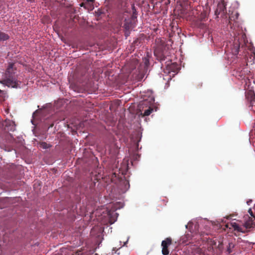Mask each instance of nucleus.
I'll list each match as a JSON object with an SVG mask.
<instances>
[{"label":"nucleus","mask_w":255,"mask_h":255,"mask_svg":"<svg viewBox=\"0 0 255 255\" xmlns=\"http://www.w3.org/2000/svg\"><path fill=\"white\" fill-rule=\"evenodd\" d=\"M1 83L6 86L16 88L19 87L20 82L18 80L17 68L14 63H9L3 75Z\"/></svg>","instance_id":"nucleus-1"},{"label":"nucleus","mask_w":255,"mask_h":255,"mask_svg":"<svg viewBox=\"0 0 255 255\" xmlns=\"http://www.w3.org/2000/svg\"><path fill=\"white\" fill-rule=\"evenodd\" d=\"M156 45L154 51V55L160 62L164 61L168 55V47L161 40H156Z\"/></svg>","instance_id":"nucleus-2"},{"label":"nucleus","mask_w":255,"mask_h":255,"mask_svg":"<svg viewBox=\"0 0 255 255\" xmlns=\"http://www.w3.org/2000/svg\"><path fill=\"white\" fill-rule=\"evenodd\" d=\"M131 7L133 12L132 15L130 18L125 19L123 26L125 30V35L126 37L129 35L130 30L135 26L136 11L133 4L131 5Z\"/></svg>","instance_id":"nucleus-3"},{"label":"nucleus","mask_w":255,"mask_h":255,"mask_svg":"<svg viewBox=\"0 0 255 255\" xmlns=\"http://www.w3.org/2000/svg\"><path fill=\"white\" fill-rule=\"evenodd\" d=\"M229 226H231L230 228H232L236 231L245 233L248 231V229L255 227V217H249L243 226H240L235 222L231 223L230 225H227V227H228Z\"/></svg>","instance_id":"nucleus-4"},{"label":"nucleus","mask_w":255,"mask_h":255,"mask_svg":"<svg viewBox=\"0 0 255 255\" xmlns=\"http://www.w3.org/2000/svg\"><path fill=\"white\" fill-rule=\"evenodd\" d=\"M246 41V35L244 33L241 32L240 34H238V36H235L234 41V51L233 53L235 54H237L239 52V50L240 47V44H242V42Z\"/></svg>","instance_id":"nucleus-5"},{"label":"nucleus","mask_w":255,"mask_h":255,"mask_svg":"<svg viewBox=\"0 0 255 255\" xmlns=\"http://www.w3.org/2000/svg\"><path fill=\"white\" fill-rule=\"evenodd\" d=\"M172 244V240L170 238H167L165 240L162 241L161 243L162 253L163 255H168L169 254V251L168 249V246Z\"/></svg>","instance_id":"nucleus-6"},{"label":"nucleus","mask_w":255,"mask_h":255,"mask_svg":"<svg viewBox=\"0 0 255 255\" xmlns=\"http://www.w3.org/2000/svg\"><path fill=\"white\" fill-rule=\"evenodd\" d=\"M226 9L225 3L223 2L218 3L217 9L215 11V14L216 15L219 14L221 12H224Z\"/></svg>","instance_id":"nucleus-7"},{"label":"nucleus","mask_w":255,"mask_h":255,"mask_svg":"<svg viewBox=\"0 0 255 255\" xmlns=\"http://www.w3.org/2000/svg\"><path fill=\"white\" fill-rule=\"evenodd\" d=\"M169 69L171 71L177 73L179 70V67L177 64L174 63L169 66Z\"/></svg>","instance_id":"nucleus-8"},{"label":"nucleus","mask_w":255,"mask_h":255,"mask_svg":"<svg viewBox=\"0 0 255 255\" xmlns=\"http://www.w3.org/2000/svg\"><path fill=\"white\" fill-rule=\"evenodd\" d=\"M153 110V108L150 107H148V109L145 110L143 113H140V115L142 117H145V116H149L152 113Z\"/></svg>","instance_id":"nucleus-9"},{"label":"nucleus","mask_w":255,"mask_h":255,"mask_svg":"<svg viewBox=\"0 0 255 255\" xmlns=\"http://www.w3.org/2000/svg\"><path fill=\"white\" fill-rule=\"evenodd\" d=\"M239 14L238 12H236L235 15L232 14L231 15L229 16V23L231 25L232 21H235V19H238L239 17Z\"/></svg>","instance_id":"nucleus-10"},{"label":"nucleus","mask_w":255,"mask_h":255,"mask_svg":"<svg viewBox=\"0 0 255 255\" xmlns=\"http://www.w3.org/2000/svg\"><path fill=\"white\" fill-rule=\"evenodd\" d=\"M9 39V36L1 31H0V41H5Z\"/></svg>","instance_id":"nucleus-11"},{"label":"nucleus","mask_w":255,"mask_h":255,"mask_svg":"<svg viewBox=\"0 0 255 255\" xmlns=\"http://www.w3.org/2000/svg\"><path fill=\"white\" fill-rule=\"evenodd\" d=\"M39 146L43 149H47L50 147V145L45 142H42L39 143Z\"/></svg>","instance_id":"nucleus-12"},{"label":"nucleus","mask_w":255,"mask_h":255,"mask_svg":"<svg viewBox=\"0 0 255 255\" xmlns=\"http://www.w3.org/2000/svg\"><path fill=\"white\" fill-rule=\"evenodd\" d=\"M234 245L232 243H230L228 245L227 248V252L229 254H231L232 252V249L234 248Z\"/></svg>","instance_id":"nucleus-13"},{"label":"nucleus","mask_w":255,"mask_h":255,"mask_svg":"<svg viewBox=\"0 0 255 255\" xmlns=\"http://www.w3.org/2000/svg\"><path fill=\"white\" fill-rule=\"evenodd\" d=\"M84 0L85 1V3H84V2L80 4V5L81 6H83L87 3H88L89 4L93 3V2L95 0Z\"/></svg>","instance_id":"nucleus-14"},{"label":"nucleus","mask_w":255,"mask_h":255,"mask_svg":"<svg viewBox=\"0 0 255 255\" xmlns=\"http://www.w3.org/2000/svg\"><path fill=\"white\" fill-rule=\"evenodd\" d=\"M248 213H249L250 215L251 216L250 217H253V218H255V214L253 213L252 210L251 208L249 209Z\"/></svg>","instance_id":"nucleus-15"},{"label":"nucleus","mask_w":255,"mask_h":255,"mask_svg":"<svg viewBox=\"0 0 255 255\" xmlns=\"http://www.w3.org/2000/svg\"><path fill=\"white\" fill-rule=\"evenodd\" d=\"M76 253L78 255H81L82 254L81 251H77Z\"/></svg>","instance_id":"nucleus-16"},{"label":"nucleus","mask_w":255,"mask_h":255,"mask_svg":"<svg viewBox=\"0 0 255 255\" xmlns=\"http://www.w3.org/2000/svg\"><path fill=\"white\" fill-rule=\"evenodd\" d=\"M53 126H54V124H51V125H50V126L49 127V128H52V127H53Z\"/></svg>","instance_id":"nucleus-17"},{"label":"nucleus","mask_w":255,"mask_h":255,"mask_svg":"<svg viewBox=\"0 0 255 255\" xmlns=\"http://www.w3.org/2000/svg\"><path fill=\"white\" fill-rule=\"evenodd\" d=\"M14 127L13 126H12V127L11 128V129H10V130H14Z\"/></svg>","instance_id":"nucleus-18"},{"label":"nucleus","mask_w":255,"mask_h":255,"mask_svg":"<svg viewBox=\"0 0 255 255\" xmlns=\"http://www.w3.org/2000/svg\"><path fill=\"white\" fill-rule=\"evenodd\" d=\"M95 255H98L97 254H96Z\"/></svg>","instance_id":"nucleus-19"}]
</instances>
